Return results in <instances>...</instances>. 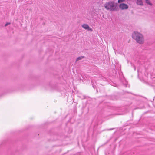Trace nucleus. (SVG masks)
Segmentation results:
<instances>
[{"instance_id": "obj_1", "label": "nucleus", "mask_w": 155, "mask_h": 155, "mask_svg": "<svg viewBox=\"0 0 155 155\" xmlns=\"http://www.w3.org/2000/svg\"><path fill=\"white\" fill-rule=\"evenodd\" d=\"M105 8L107 10L111 11H118V8L117 7V3L114 1H110L104 5Z\"/></svg>"}, {"instance_id": "obj_2", "label": "nucleus", "mask_w": 155, "mask_h": 155, "mask_svg": "<svg viewBox=\"0 0 155 155\" xmlns=\"http://www.w3.org/2000/svg\"><path fill=\"white\" fill-rule=\"evenodd\" d=\"M133 39H143V36L141 34L137 31H134L132 35Z\"/></svg>"}, {"instance_id": "obj_3", "label": "nucleus", "mask_w": 155, "mask_h": 155, "mask_svg": "<svg viewBox=\"0 0 155 155\" xmlns=\"http://www.w3.org/2000/svg\"><path fill=\"white\" fill-rule=\"evenodd\" d=\"M119 7L121 10L127 9L128 8V6L126 4L121 3L119 4Z\"/></svg>"}, {"instance_id": "obj_4", "label": "nucleus", "mask_w": 155, "mask_h": 155, "mask_svg": "<svg viewBox=\"0 0 155 155\" xmlns=\"http://www.w3.org/2000/svg\"><path fill=\"white\" fill-rule=\"evenodd\" d=\"M82 27L85 29L92 31V29L87 24H84L82 25Z\"/></svg>"}, {"instance_id": "obj_5", "label": "nucleus", "mask_w": 155, "mask_h": 155, "mask_svg": "<svg viewBox=\"0 0 155 155\" xmlns=\"http://www.w3.org/2000/svg\"><path fill=\"white\" fill-rule=\"evenodd\" d=\"M136 3L137 5L141 6H143V5L142 0H137Z\"/></svg>"}, {"instance_id": "obj_6", "label": "nucleus", "mask_w": 155, "mask_h": 155, "mask_svg": "<svg viewBox=\"0 0 155 155\" xmlns=\"http://www.w3.org/2000/svg\"><path fill=\"white\" fill-rule=\"evenodd\" d=\"M136 42L140 44H142L143 43L144 41L143 39H135Z\"/></svg>"}, {"instance_id": "obj_7", "label": "nucleus", "mask_w": 155, "mask_h": 155, "mask_svg": "<svg viewBox=\"0 0 155 155\" xmlns=\"http://www.w3.org/2000/svg\"><path fill=\"white\" fill-rule=\"evenodd\" d=\"M146 3L148 5H149L150 6L153 5V4L150 2V0H145Z\"/></svg>"}, {"instance_id": "obj_8", "label": "nucleus", "mask_w": 155, "mask_h": 155, "mask_svg": "<svg viewBox=\"0 0 155 155\" xmlns=\"http://www.w3.org/2000/svg\"><path fill=\"white\" fill-rule=\"evenodd\" d=\"M83 58H84V57H83V56L79 57L77 58V61H78L79 60L81 59H82Z\"/></svg>"}, {"instance_id": "obj_9", "label": "nucleus", "mask_w": 155, "mask_h": 155, "mask_svg": "<svg viewBox=\"0 0 155 155\" xmlns=\"http://www.w3.org/2000/svg\"><path fill=\"white\" fill-rule=\"evenodd\" d=\"M125 0H118V3H121L123 2H124Z\"/></svg>"}, {"instance_id": "obj_10", "label": "nucleus", "mask_w": 155, "mask_h": 155, "mask_svg": "<svg viewBox=\"0 0 155 155\" xmlns=\"http://www.w3.org/2000/svg\"><path fill=\"white\" fill-rule=\"evenodd\" d=\"M11 24V23L10 22H7L5 25V27L7 26V25H9L10 24Z\"/></svg>"}]
</instances>
